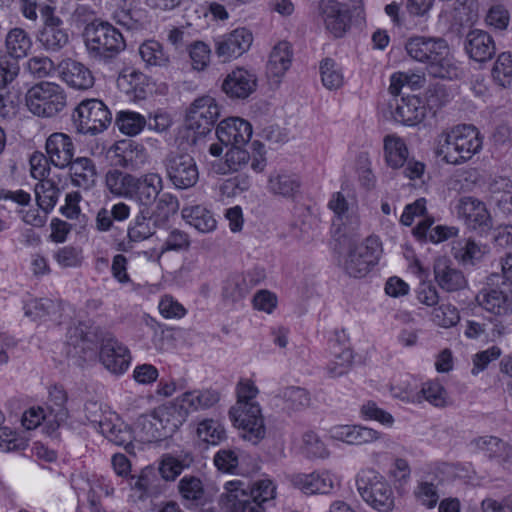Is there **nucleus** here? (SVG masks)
I'll list each match as a JSON object with an SVG mask.
<instances>
[{
    "label": "nucleus",
    "mask_w": 512,
    "mask_h": 512,
    "mask_svg": "<svg viewBox=\"0 0 512 512\" xmlns=\"http://www.w3.org/2000/svg\"><path fill=\"white\" fill-rule=\"evenodd\" d=\"M405 49L412 59L427 64V71L432 77L453 79L458 76V67L443 38L411 37Z\"/></svg>",
    "instance_id": "nucleus-1"
},
{
    "label": "nucleus",
    "mask_w": 512,
    "mask_h": 512,
    "mask_svg": "<svg viewBox=\"0 0 512 512\" xmlns=\"http://www.w3.org/2000/svg\"><path fill=\"white\" fill-rule=\"evenodd\" d=\"M226 489L220 497L224 512H265L264 504L276 494V486L270 479L257 480L247 488L240 481L229 482Z\"/></svg>",
    "instance_id": "nucleus-2"
},
{
    "label": "nucleus",
    "mask_w": 512,
    "mask_h": 512,
    "mask_svg": "<svg viewBox=\"0 0 512 512\" xmlns=\"http://www.w3.org/2000/svg\"><path fill=\"white\" fill-rule=\"evenodd\" d=\"M85 45L91 58L110 62L126 47L121 32L108 22H92L84 31Z\"/></svg>",
    "instance_id": "nucleus-3"
},
{
    "label": "nucleus",
    "mask_w": 512,
    "mask_h": 512,
    "mask_svg": "<svg viewBox=\"0 0 512 512\" xmlns=\"http://www.w3.org/2000/svg\"><path fill=\"white\" fill-rule=\"evenodd\" d=\"M339 243L348 247L344 268L350 276L355 278L365 276L378 263L382 252L381 243L377 237L370 236L365 241L358 242L355 238H347L343 235L339 238Z\"/></svg>",
    "instance_id": "nucleus-4"
},
{
    "label": "nucleus",
    "mask_w": 512,
    "mask_h": 512,
    "mask_svg": "<svg viewBox=\"0 0 512 512\" xmlns=\"http://www.w3.org/2000/svg\"><path fill=\"white\" fill-rule=\"evenodd\" d=\"M25 105L35 116L51 118L65 108L66 94L60 85L42 81L27 90Z\"/></svg>",
    "instance_id": "nucleus-5"
},
{
    "label": "nucleus",
    "mask_w": 512,
    "mask_h": 512,
    "mask_svg": "<svg viewBox=\"0 0 512 512\" xmlns=\"http://www.w3.org/2000/svg\"><path fill=\"white\" fill-rule=\"evenodd\" d=\"M72 121L77 133L95 136L111 125L112 113L102 100L88 98L75 107Z\"/></svg>",
    "instance_id": "nucleus-6"
},
{
    "label": "nucleus",
    "mask_w": 512,
    "mask_h": 512,
    "mask_svg": "<svg viewBox=\"0 0 512 512\" xmlns=\"http://www.w3.org/2000/svg\"><path fill=\"white\" fill-rule=\"evenodd\" d=\"M356 485L362 499L379 512H389L395 506L394 493L382 475L372 469L362 471Z\"/></svg>",
    "instance_id": "nucleus-7"
},
{
    "label": "nucleus",
    "mask_w": 512,
    "mask_h": 512,
    "mask_svg": "<svg viewBox=\"0 0 512 512\" xmlns=\"http://www.w3.org/2000/svg\"><path fill=\"white\" fill-rule=\"evenodd\" d=\"M166 176L176 189H189L199 180L195 159L188 153L171 152L164 159Z\"/></svg>",
    "instance_id": "nucleus-8"
},
{
    "label": "nucleus",
    "mask_w": 512,
    "mask_h": 512,
    "mask_svg": "<svg viewBox=\"0 0 512 512\" xmlns=\"http://www.w3.org/2000/svg\"><path fill=\"white\" fill-rule=\"evenodd\" d=\"M229 416L234 425L243 430L244 439L257 444L264 438V420L258 403H236Z\"/></svg>",
    "instance_id": "nucleus-9"
},
{
    "label": "nucleus",
    "mask_w": 512,
    "mask_h": 512,
    "mask_svg": "<svg viewBox=\"0 0 512 512\" xmlns=\"http://www.w3.org/2000/svg\"><path fill=\"white\" fill-rule=\"evenodd\" d=\"M220 116V109L211 96H202L195 99L187 113L185 125L198 136L208 134Z\"/></svg>",
    "instance_id": "nucleus-10"
},
{
    "label": "nucleus",
    "mask_w": 512,
    "mask_h": 512,
    "mask_svg": "<svg viewBox=\"0 0 512 512\" xmlns=\"http://www.w3.org/2000/svg\"><path fill=\"white\" fill-rule=\"evenodd\" d=\"M244 145L230 146L225 154V165L231 172H238L248 166L256 173H262L267 165L264 145L259 141H253L251 146L253 155L243 149Z\"/></svg>",
    "instance_id": "nucleus-11"
},
{
    "label": "nucleus",
    "mask_w": 512,
    "mask_h": 512,
    "mask_svg": "<svg viewBox=\"0 0 512 512\" xmlns=\"http://www.w3.org/2000/svg\"><path fill=\"white\" fill-rule=\"evenodd\" d=\"M319 13L326 29L336 38L342 37L350 27L349 8L337 0H321Z\"/></svg>",
    "instance_id": "nucleus-12"
},
{
    "label": "nucleus",
    "mask_w": 512,
    "mask_h": 512,
    "mask_svg": "<svg viewBox=\"0 0 512 512\" xmlns=\"http://www.w3.org/2000/svg\"><path fill=\"white\" fill-rule=\"evenodd\" d=\"M99 359L112 374L121 375L129 367L131 355L129 349L114 337L102 341Z\"/></svg>",
    "instance_id": "nucleus-13"
},
{
    "label": "nucleus",
    "mask_w": 512,
    "mask_h": 512,
    "mask_svg": "<svg viewBox=\"0 0 512 512\" xmlns=\"http://www.w3.org/2000/svg\"><path fill=\"white\" fill-rule=\"evenodd\" d=\"M457 213L470 229L486 232L492 228V218L486 205L474 197L461 198L457 205Z\"/></svg>",
    "instance_id": "nucleus-14"
},
{
    "label": "nucleus",
    "mask_w": 512,
    "mask_h": 512,
    "mask_svg": "<svg viewBox=\"0 0 512 512\" xmlns=\"http://www.w3.org/2000/svg\"><path fill=\"white\" fill-rule=\"evenodd\" d=\"M253 42L252 33L246 28H237L219 37L216 41V54L224 62L243 55Z\"/></svg>",
    "instance_id": "nucleus-15"
},
{
    "label": "nucleus",
    "mask_w": 512,
    "mask_h": 512,
    "mask_svg": "<svg viewBox=\"0 0 512 512\" xmlns=\"http://www.w3.org/2000/svg\"><path fill=\"white\" fill-rule=\"evenodd\" d=\"M163 189V179L158 173L134 176L128 199L133 200L148 210Z\"/></svg>",
    "instance_id": "nucleus-16"
},
{
    "label": "nucleus",
    "mask_w": 512,
    "mask_h": 512,
    "mask_svg": "<svg viewBox=\"0 0 512 512\" xmlns=\"http://www.w3.org/2000/svg\"><path fill=\"white\" fill-rule=\"evenodd\" d=\"M216 135L225 146L246 145L252 136V126L244 119L231 117L218 124Z\"/></svg>",
    "instance_id": "nucleus-17"
},
{
    "label": "nucleus",
    "mask_w": 512,
    "mask_h": 512,
    "mask_svg": "<svg viewBox=\"0 0 512 512\" xmlns=\"http://www.w3.org/2000/svg\"><path fill=\"white\" fill-rule=\"evenodd\" d=\"M257 87V77L252 72L237 68L222 83L223 92L232 99H246Z\"/></svg>",
    "instance_id": "nucleus-18"
},
{
    "label": "nucleus",
    "mask_w": 512,
    "mask_h": 512,
    "mask_svg": "<svg viewBox=\"0 0 512 512\" xmlns=\"http://www.w3.org/2000/svg\"><path fill=\"white\" fill-rule=\"evenodd\" d=\"M43 18L44 25L38 33V41L46 51H60L69 41L68 32L63 27V21L54 14L43 16Z\"/></svg>",
    "instance_id": "nucleus-19"
},
{
    "label": "nucleus",
    "mask_w": 512,
    "mask_h": 512,
    "mask_svg": "<svg viewBox=\"0 0 512 512\" xmlns=\"http://www.w3.org/2000/svg\"><path fill=\"white\" fill-rule=\"evenodd\" d=\"M61 79L71 88L85 91L94 86L95 77L91 70L83 63L66 59L59 64Z\"/></svg>",
    "instance_id": "nucleus-20"
},
{
    "label": "nucleus",
    "mask_w": 512,
    "mask_h": 512,
    "mask_svg": "<svg viewBox=\"0 0 512 512\" xmlns=\"http://www.w3.org/2000/svg\"><path fill=\"white\" fill-rule=\"evenodd\" d=\"M45 149L51 164L59 169L68 167L73 160L75 147L71 137L65 133H52L46 140Z\"/></svg>",
    "instance_id": "nucleus-21"
},
{
    "label": "nucleus",
    "mask_w": 512,
    "mask_h": 512,
    "mask_svg": "<svg viewBox=\"0 0 512 512\" xmlns=\"http://www.w3.org/2000/svg\"><path fill=\"white\" fill-rule=\"evenodd\" d=\"M454 128L457 137L456 148H458L459 159L463 164L480 152L483 137L477 127L472 124H460Z\"/></svg>",
    "instance_id": "nucleus-22"
},
{
    "label": "nucleus",
    "mask_w": 512,
    "mask_h": 512,
    "mask_svg": "<svg viewBox=\"0 0 512 512\" xmlns=\"http://www.w3.org/2000/svg\"><path fill=\"white\" fill-rule=\"evenodd\" d=\"M469 446L473 451L483 453L490 460L505 463L512 458V446L497 436L476 437L470 441Z\"/></svg>",
    "instance_id": "nucleus-23"
},
{
    "label": "nucleus",
    "mask_w": 512,
    "mask_h": 512,
    "mask_svg": "<svg viewBox=\"0 0 512 512\" xmlns=\"http://www.w3.org/2000/svg\"><path fill=\"white\" fill-rule=\"evenodd\" d=\"M88 421L97 426L100 433L115 445L123 446L126 451H129V448L132 447V432L119 419H98L97 417L88 416Z\"/></svg>",
    "instance_id": "nucleus-24"
},
{
    "label": "nucleus",
    "mask_w": 512,
    "mask_h": 512,
    "mask_svg": "<svg viewBox=\"0 0 512 512\" xmlns=\"http://www.w3.org/2000/svg\"><path fill=\"white\" fill-rule=\"evenodd\" d=\"M478 304L488 312L505 316L512 313V291L498 288L482 289L476 296Z\"/></svg>",
    "instance_id": "nucleus-25"
},
{
    "label": "nucleus",
    "mask_w": 512,
    "mask_h": 512,
    "mask_svg": "<svg viewBox=\"0 0 512 512\" xmlns=\"http://www.w3.org/2000/svg\"><path fill=\"white\" fill-rule=\"evenodd\" d=\"M94 355L92 342L84 335L81 328L75 327L68 331L66 356L72 365L82 367Z\"/></svg>",
    "instance_id": "nucleus-26"
},
{
    "label": "nucleus",
    "mask_w": 512,
    "mask_h": 512,
    "mask_svg": "<svg viewBox=\"0 0 512 512\" xmlns=\"http://www.w3.org/2000/svg\"><path fill=\"white\" fill-rule=\"evenodd\" d=\"M392 115L395 121L403 125L415 126L425 118L426 108L417 96L402 97L396 100Z\"/></svg>",
    "instance_id": "nucleus-27"
},
{
    "label": "nucleus",
    "mask_w": 512,
    "mask_h": 512,
    "mask_svg": "<svg viewBox=\"0 0 512 512\" xmlns=\"http://www.w3.org/2000/svg\"><path fill=\"white\" fill-rule=\"evenodd\" d=\"M465 51L474 61L485 62L494 56L495 42L487 32L472 30L466 36Z\"/></svg>",
    "instance_id": "nucleus-28"
},
{
    "label": "nucleus",
    "mask_w": 512,
    "mask_h": 512,
    "mask_svg": "<svg viewBox=\"0 0 512 512\" xmlns=\"http://www.w3.org/2000/svg\"><path fill=\"white\" fill-rule=\"evenodd\" d=\"M434 275L439 287L447 292L459 291L467 286V281L462 271L453 267L446 258H438L435 261Z\"/></svg>",
    "instance_id": "nucleus-29"
},
{
    "label": "nucleus",
    "mask_w": 512,
    "mask_h": 512,
    "mask_svg": "<svg viewBox=\"0 0 512 512\" xmlns=\"http://www.w3.org/2000/svg\"><path fill=\"white\" fill-rule=\"evenodd\" d=\"M329 351L331 359L327 365L328 374L331 377H340L346 374L351 367L353 354L352 350L345 341H342L338 333L330 341Z\"/></svg>",
    "instance_id": "nucleus-30"
},
{
    "label": "nucleus",
    "mask_w": 512,
    "mask_h": 512,
    "mask_svg": "<svg viewBox=\"0 0 512 512\" xmlns=\"http://www.w3.org/2000/svg\"><path fill=\"white\" fill-rule=\"evenodd\" d=\"M301 180L297 174L286 171L272 172L267 181V190L276 197L294 199L299 194Z\"/></svg>",
    "instance_id": "nucleus-31"
},
{
    "label": "nucleus",
    "mask_w": 512,
    "mask_h": 512,
    "mask_svg": "<svg viewBox=\"0 0 512 512\" xmlns=\"http://www.w3.org/2000/svg\"><path fill=\"white\" fill-rule=\"evenodd\" d=\"M331 438L350 445H363L374 442L381 434L371 428L360 425H339L330 430Z\"/></svg>",
    "instance_id": "nucleus-32"
},
{
    "label": "nucleus",
    "mask_w": 512,
    "mask_h": 512,
    "mask_svg": "<svg viewBox=\"0 0 512 512\" xmlns=\"http://www.w3.org/2000/svg\"><path fill=\"white\" fill-rule=\"evenodd\" d=\"M220 399L217 391L194 390L187 391L176 398L177 407L183 412H186V417L191 413L202 409H208L214 406Z\"/></svg>",
    "instance_id": "nucleus-33"
},
{
    "label": "nucleus",
    "mask_w": 512,
    "mask_h": 512,
    "mask_svg": "<svg viewBox=\"0 0 512 512\" xmlns=\"http://www.w3.org/2000/svg\"><path fill=\"white\" fill-rule=\"evenodd\" d=\"M293 485L308 495L327 494L334 486V479L329 472L298 474L293 477Z\"/></svg>",
    "instance_id": "nucleus-34"
},
{
    "label": "nucleus",
    "mask_w": 512,
    "mask_h": 512,
    "mask_svg": "<svg viewBox=\"0 0 512 512\" xmlns=\"http://www.w3.org/2000/svg\"><path fill=\"white\" fill-rule=\"evenodd\" d=\"M68 167L74 186L87 190L95 185L97 171L92 159L88 157H78L73 159Z\"/></svg>",
    "instance_id": "nucleus-35"
},
{
    "label": "nucleus",
    "mask_w": 512,
    "mask_h": 512,
    "mask_svg": "<svg viewBox=\"0 0 512 512\" xmlns=\"http://www.w3.org/2000/svg\"><path fill=\"white\" fill-rule=\"evenodd\" d=\"M154 414L157 418L160 430V433L155 436H162V438L172 436V434L178 430L187 418L186 412H183L179 407H177L176 399L170 406L158 408Z\"/></svg>",
    "instance_id": "nucleus-36"
},
{
    "label": "nucleus",
    "mask_w": 512,
    "mask_h": 512,
    "mask_svg": "<svg viewBox=\"0 0 512 512\" xmlns=\"http://www.w3.org/2000/svg\"><path fill=\"white\" fill-rule=\"evenodd\" d=\"M31 47L32 40L29 34L24 29L15 27L10 29L5 37L7 55H0V57H6L9 61H15L18 64V59L26 57Z\"/></svg>",
    "instance_id": "nucleus-37"
},
{
    "label": "nucleus",
    "mask_w": 512,
    "mask_h": 512,
    "mask_svg": "<svg viewBox=\"0 0 512 512\" xmlns=\"http://www.w3.org/2000/svg\"><path fill=\"white\" fill-rule=\"evenodd\" d=\"M491 201L504 215L512 214V181L508 177L493 178L489 185Z\"/></svg>",
    "instance_id": "nucleus-38"
},
{
    "label": "nucleus",
    "mask_w": 512,
    "mask_h": 512,
    "mask_svg": "<svg viewBox=\"0 0 512 512\" xmlns=\"http://www.w3.org/2000/svg\"><path fill=\"white\" fill-rule=\"evenodd\" d=\"M187 224L201 233H209L216 229L217 221L213 213L202 205L186 206L181 211Z\"/></svg>",
    "instance_id": "nucleus-39"
},
{
    "label": "nucleus",
    "mask_w": 512,
    "mask_h": 512,
    "mask_svg": "<svg viewBox=\"0 0 512 512\" xmlns=\"http://www.w3.org/2000/svg\"><path fill=\"white\" fill-rule=\"evenodd\" d=\"M441 482L436 475H427L421 478L413 491L417 502L428 509L434 508L440 499L439 486Z\"/></svg>",
    "instance_id": "nucleus-40"
},
{
    "label": "nucleus",
    "mask_w": 512,
    "mask_h": 512,
    "mask_svg": "<svg viewBox=\"0 0 512 512\" xmlns=\"http://www.w3.org/2000/svg\"><path fill=\"white\" fill-rule=\"evenodd\" d=\"M433 223L434 219L432 217H425L415 226L413 235L421 241L429 240L432 243H439L457 233L455 227L438 225L432 228Z\"/></svg>",
    "instance_id": "nucleus-41"
},
{
    "label": "nucleus",
    "mask_w": 512,
    "mask_h": 512,
    "mask_svg": "<svg viewBox=\"0 0 512 512\" xmlns=\"http://www.w3.org/2000/svg\"><path fill=\"white\" fill-rule=\"evenodd\" d=\"M292 62V49L288 42L281 41L276 44L269 56L267 73L279 78L290 68Z\"/></svg>",
    "instance_id": "nucleus-42"
},
{
    "label": "nucleus",
    "mask_w": 512,
    "mask_h": 512,
    "mask_svg": "<svg viewBox=\"0 0 512 512\" xmlns=\"http://www.w3.org/2000/svg\"><path fill=\"white\" fill-rule=\"evenodd\" d=\"M451 253L456 260L466 265L479 261L484 251L471 238H461L452 242Z\"/></svg>",
    "instance_id": "nucleus-43"
},
{
    "label": "nucleus",
    "mask_w": 512,
    "mask_h": 512,
    "mask_svg": "<svg viewBox=\"0 0 512 512\" xmlns=\"http://www.w3.org/2000/svg\"><path fill=\"white\" fill-rule=\"evenodd\" d=\"M384 153L387 164L398 169L403 167L408 157V150L403 139L396 135H387L384 138Z\"/></svg>",
    "instance_id": "nucleus-44"
},
{
    "label": "nucleus",
    "mask_w": 512,
    "mask_h": 512,
    "mask_svg": "<svg viewBox=\"0 0 512 512\" xmlns=\"http://www.w3.org/2000/svg\"><path fill=\"white\" fill-rule=\"evenodd\" d=\"M38 207L47 215L51 212L61 194L60 188L52 180H41L34 188Z\"/></svg>",
    "instance_id": "nucleus-45"
},
{
    "label": "nucleus",
    "mask_w": 512,
    "mask_h": 512,
    "mask_svg": "<svg viewBox=\"0 0 512 512\" xmlns=\"http://www.w3.org/2000/svg\"><path fill=\"white\" fill-rule=\"evenodd\" d=\"M139 54L148 67H167L170 56L156 40H147L139 47Z\"/></svg>",
    "instance_id": "nucleus-46"
},
{
    "label": "nucleus",
    "mask_w": 512,
    "mask_h": 512,
    "mask_svg": "<svg viewBox=\"0 0 512 512\" xmlns=\"http://www.w3.org/2000/svg\"><path fill=\"white\" fill-rule=\"evenodd\" d=\"M193 463V457L190 453H185L181 457L164 455L159 465V474L165 481L175 480L184 469L189 468Z\"/></svg>",
    "instance_id": "nucleus-47"
},
{
    "label": "nucleus",
    "mask_w": 512,
    "mask_h": 512,
    "mask_svg": "<svg viewBox=\"0 0 512 512\" xmlns=\"http://www.w3.org/2000/svg\"><path fill=\"white\" fill-rule=\"evenodd\" d=\"M157 227V220L152 216H148V210H146V214L144 210H141L128 229V237L130 241H144L155 234Z\"/></svg>",
    "instance_id": "nucleus-48"
},
{
    "label": "nucleus",
    "mask_w": 512,
    "mask_h": 512,
    "mask_svg": "<svg viewBox=\"0 0 512 512\" xmlns=\"http://www.w3.org/2000/svg\"><path fill=\"white\" fill-rule=\"evenodd\" d=\"M146 124V118L135 111L122 110L115 117V125L119 131L128 136L138 135L146 127Z\"/></svg>",
    "instance_id": "nucleus-49"
},
{
    "label": "nucleus",
    "mask_w": 512,
    "mask_h": 512,
    "mask_svg": "<svg viewBox=\"0 0 512 512\" xmlns=\"http://www.w3.org/2000/svg\"><path fill=\"white\" fill-rule=\"evenodd\" d=\"M456 132L455 128H451L449 131H444L439 135L438 146L436 154L439 157L452 165H460L461 160L459 159L458 148H456Z\"/></svg>",
    "instance_id": "nucleus-50"
},
{
    "label": "nucleus",
    "mask_w": 512,
    "mask_h": 512,
    "mask_svg": "<svg viewBox=\"0 0 512 512\" xmlns=\"http://www.w3.org/2000/svg\"><path fill=\"white\" fill-rule=\"evenodd\" d=\"M199 439L210 445H218L226 440V430L224 426L213 419L201 421L197 428Z\"/></svg>",
    "instance_id": "nucleus-51"
},
{
    "label": "nucleus",
    "mask_w": 512,
    "mask_h": 512,
    "mask_svg": "<svg viewBox=\"0 0 512 512\" xmlns=\"http://www.w3.org/2000/svg\"><path fill=\"white\" fill-rule=\"evenodd\" d=\"M133 179L134 175L114 169L106 174L105 182L112 194L128 198Z\"/></svg>",
    "instance_id": "nucleus-52"
},
{
    "label": "nucleus",
    "mask_w": 512,
    "mask_h": 512,
    "mask_svg": "<svg viewBox=\"0 0 512 512\" xmlns=\"http://www.w3.org/2000/svg\"><path fill=\"white\" fill-rule=\"evenodd\" d=\"M249 292V285L246 279L240 274L229 276L222 288V295L226 300L232 302L243 299Z\"/></svg>",
    "instance_id": "nucleus-53"
},
{
    "label": "nucleus",
    "mask_w": 512,
    "mask_h": 512,
    "mask_svg": "<svg viewBox=\"0 0 512 512\" xmlns=\"http://www.w3.org/2000/svg\"><path fill=\"white\" fill-rule=\"evenodd\" d=\"M285 403L284 408L290 411H299L310 405L309 393L300 387H287L282 392Z\"/></svg>",
    "instance_id": "nucleus-54"
},
{
    "label": "nucleus",
    "mask_w": 512,
    "mask_h": 512,
    "mask_svg": "<svg viewBox=\"0 0 512 512\" xmlns=\"http://www.w3.org/2000/svg\"><path fill=\"white\" fill-rule=\"evenodd\" d=\"M447 393L444 387L434 381H429L423 384L422 389L416 395L417 402H421L422 399L426 400L435 407H443L446 405Z\"/></svg>",
    "instance_id": "nucleus-55"
},
{
    "label": "nucleus",
    "mask_w": 512,
    "mask_h": 512,
    "mask_svg": "<svg viewBox=\"0 0 512 512\" xmlns=\"http://www.w3.org/2000/svg\"><path fill=\"white\" fill-rule=\"evenodd\" d=\"M494 80L502 87L512 85V55L510 53H501L492 69Z\"/></svg>",
    "instance_id": "nucleus-56"
},
{
    "label": "nucleus",
    "mask_w": 512,
    "mask_h": 512,
    "mask_svg": "<svg viewBox=\"0 0 512 512\" xmlns=\"http://www.w3.org/2000/svg\"><path fill=\"white\" fill-rule=\"evenodd\" d=\"M181 496L196 505L200 503L204 496V488L201 480L195 476H184L178 484Z\"/></svg>",
    "instance_id": "nucleus-57"
},
{
    "label": "nucleus",
    "mask_w": 512,
    "mask_h": 512,
    "mask_svg": "<svg viewBox=\"0 0 512 512\" xmlns=\"http://www.w3.org/2000/svg\"><path fill=\"white\" fill-rule=\"evenodd\" d=\"M321 80L323 85L330 89H338L343 84V76L336 62L331 58H325L320 64Z\"/></svg>",
    "instance_id": "nucleus-58"
},
{
    "label": "nucleus",
    "mask_w": 512,
    "mask_h": 512,
    "mask_svg": "<svg viewBox=\"0 0 512 512\" xmlns=\"http://www.w3.org/2000/svg\"><path fill=\"white\" fill-rule=\"evenodd\" d=\"M67 402L66 392L58 387H54L49 392V410L50 414L54 415V418L58 425L67 419L68 411L65 407Z\"/></svg>",
    "instance_id": "nucleus-59"
},
{
    "label": "nucleus",
    "mask_w": 512,
    "mask_h": 512,
    "mask_svg": "<svg viewBox=\"0 0 512 512\" xmlns=\"http://www.w3.org/2000/svg\"><path fill=\"white\" fill-rule=\"evenodd\" d=\"M56 0H22V13L29 20L37 19V11L42 16L54 14Z\"/></svg>",
    "instance_id": "nucleus-60"
},
{
    "label": "nucleus",
    "mask_w": 512,
    "mask_h": 512,
    "mask_svg": "<svg viewBox=\"0 0 512 512\" xmlns=\"http://www.w3.org/2000/svg\"><path fill=\"white\" fill-rule=\"evenodd\" d=\"M432 319L436 325L450 328L459 322L460 316L455 306L447 304L435 308L432 312Z\"/></svg>",
    "instance_id": "nucleus-61"
},
{
    "label": "nucleus",
    "mask_w": 512,
    "mask_h": 512,
    "mask_svg": "<svg viewBox=\"0 0 512 512\" xmlns=\"http://www.w3.org/2000/svg\"><path fill=\"white\" fill-rule=\"evenodd\" d=\"M188 49L193 68L199 71L204 70L210 60L209 46L204 42L196 41Z\"/></svg>",
    "instance_id": "nucleus-62"
},
{
    "label": "nucleus",
    "mask_w": 512,
    "mask_h": 512,
    "mask_svg": "<svg viewBox=\"0 0 512 512\" xmlns=\"http://www.w3.org/2000/svg\"><path fill=\"white\" fill-rule=\"evenodd\" d=\"M303 450L307 456L313 458H325L328 456L324 443L312 431H308L303 435Z\"/></svg>",
    "instance_id": "nucleus-63"
},
{
    "label": "nucleus",
    "mask_w": 512,
    "mask_h": 512,
    "mask_svg": "<svg viewBox=\"0 0 512 512\" xmlns=\"http://www.w3.org/2000/svg\"><path fill=\"white\" fill-rule=\"evenodd\" d=\"M213 461L219 471L234 473L238 466V455L233 449H220L214 455Z\"/></svg>",
    "instance_id": "nucleus-64"
}]
</instances>
